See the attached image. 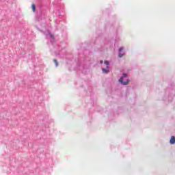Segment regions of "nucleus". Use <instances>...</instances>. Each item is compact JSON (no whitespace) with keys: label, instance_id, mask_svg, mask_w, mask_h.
<instances>
[{"label":"nucleus","instance_id":"nucleus-2","mask_svg":"<svg viewBox=\"0 0 175 175\" xmlns=\"http://www.w3.org/2000/svg\"><path fill=\"white\" fill-rule=\"evenodd\" d=\"M103 73H109L110 72V70L109 69V66H107V68H102Z\"/></svg>","mask_w":175,"mask_h":175},{"label":"nucleus","instance_id":"nucleus-7","mask_svg":"<svg viewBox=\"0 0 175 175\" xmlns=\"http://www.w3.org/2000/svg\"><path fill=\"white\" fill-rule=\"evenodd\" d=\"M105 65H107V66H109V61H107V60H106V61H105Z\"/></svg>","mask_w":175,"mask_h":175},{"label":"nucleus","instance_id":"nucleus-9","mask_svg":"<svg viewBox=\"0 0 175 175\" xmlns=\"http://www.w3.org/2000/svg\"><path fill=\"white\" fill-rule=\"evenodd\" d=\"M100 64H103V61H100Z\"/></svg>","mask_w":175,"mask_h":175},{"label":"nucleus","instance_id":"nucleus-1","mask_svg":"<svg viewBox=\"0 0 175 175\" xmlns=\"http://www.w3.org/2000/svg\"><path fill=\"white\" fill-rule=\"evenodd\" d=\"M124 80V78L123 77H121L120 79H119V83H121V84H122L123 85H128L129 84V81H123Z\"/></svg>","mask_w":175,"mask_h":175},{"label":"nucleus","instance_id":"nucleus-4","mask_svg":"<svg viewBox=\"0 0 175 175\" xmlns=\"http://www.w3.org/2000/svg\"><path fill=\"white\" fill-rule=\"evenodd\" d=\"M123 50H124V48L119 49V52H120L119 57H120V58H122V57H124V54L121 53V51H122Z\"/></svg>","mask_w":175,"mask_h":175},{"label":"nucleus","instance_id":"nucleus-3","mask_svg":"<svg viewBox=\"0 0 175 175\" xmlns=\"http://www.w3.org/2000/svg\"><path fill=\"white\" fill-rule=\"evenodd\" d=\"M170 144H175V137L174 136H172V137L170 139Z\"/></svg>","mask_w":175,"mask_h":175},{"label":"nucleus","instance_id":"nucleus-8","mask_svg":"<svg viewBox=\"0 0 175 175\" xmlns=\"http://www.w3.org/2000/svg\"><path fill=\"white\" fill-rule=\"evenodd\" d=\"M124 77H126V74H123Z\"/></svg>","mask_w":175,"mask_h":175},{"label":"nucleus","instance_id":"nucleus-6","mask_svg":"<svg viewBox=\"0 0 175 175\" xmlns=\"http://www.w3.org/2000/svg\"><path fill=\"white\" fill-rule=\"evenodd\" d=\"M53 62L55 64L56 66H58V62L57 61V59H54Z\"/></svg>","mask_w":175,"mask_h":175},{"label":"nucleus","instance_id":"nucleus-5","mask_svg":"<svg viewBox=\"0 0 175 175\" xmlns=\"http://www.w3.org/2000/svg\"><path fill=\"white\" fill-rule=\"evenodd\" d=\"M31 9L33 12H35V10H36V6L35 5V3L31 4Z\"/></svg>","mask_w":175,"mask_h":175}]
</instances>
